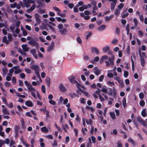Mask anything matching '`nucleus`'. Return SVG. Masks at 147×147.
Returning a JSON list of instances; mask_svg holds the SVG:
<instances>
[{"mask_svg": "<svg viewBox=\"0 0 147 147\" xmlns=\"http://www.w3.org/2000/svg\"><path fill=\"white\" fill-rule=\"evenodd\" d=\"M106 28V26L105 25H102L98 28V29L99 31H101L105 30Z\"/></svg>", "mask_w": 147, "mask_h": 147, "instance_id": "nucleus-17", "label": "nucleus"}, {"mask_svg": "<svg viewBox=\"0 0 147 147\" xmlns=\"http://www.w3.org/2000/svg\"><path fill=\"white\" fill-rule=\"evenodd\" d=\"M49 102L51 104L53 105H55L56 104V102L52 100H50L49 101Z\"/></svg>", "mask_w": 147, "mask_h": 147, "instance_id": "nucleus-47", "label": "nucleus"}, {"mask_svg": "<svg viewBox=\"0 0 147 147\" xmlns=\"http://www.w3.org/2000/svg\"><path fill=\"white\" fill-rule=\"evenodd\" d=\"M24 4L25 7H28L30 6V5L29 4V3H28L26 0H24Z\"/></svg>", "mask_w": 147, "mask_h": 147, "instance_id": "nucleus-35", "label": "nucleus"}, {"mask_svg": "<svg viewBox=\"0 0 147 147\" xmlns=\"http://www.w3.org/2000/svg\"><path fill=\"white\" fill-rule=\"evenodd\" d=\"M59 88L60 91L63 92H65L67 90L65 87L62 83L60 84Z\"/></svg>", "mask_w": 147, "mask_h": 147, "instance_id": "nucleus-8", "label": "nucleus"}, {"mask_svg": "<svg viewBox=\"0 0 147 147\" xmlns=\"http://www.w3.org/2000/svg\"><path fill=\"white\" fill-rule=\"evenodd\" d=\"M114 55H112L111 56V57H109L108 58V60L110 62L111 65L112 67H113L114 65Z\"/></svg>", "mask_w": 147, "mask_h": 147, "instance_id": "nucleus-6", "label": "nucleus"}, {"mask_svg": "<svg viewBox=\"0 0 147 147\" xmlns=\"http://www.w3.org/2000/svg\"><path fill=\"white\" fill-rule=\"evenodd\" d=\"M104 78V76L103 75L100 76L99 79V81L100 82H102L103 81V79Z\"/></svg>", "mask_w": 147, "mask_h": 147, "instance_id": "nucleus-55", "label": "nucleus"}, {"mask_svg": "<svg viewBox=\"0 0 147 147\" xmlns=\"http://www.w3.org/2000/svg\"><path fill=\"white\" fill-rule=\"evenodd\" d=\"M131 63H132V70L133 71H134V61L133 60V58H132V57L131 58Z\"/></svg>", "mask_w": 147, "mask_h": 147, "instance_id": "nucleus-32", "label": "nucleus"}, {"mask_svg": "<svg viewBox=\"0 0 147 147\" xmlns=\"http://www.w3.org/2000/svg\"><path fill=\"white\" fill-rule=\"evenodd\" d=\"M30 52L32 55L36 59L38 58V57L37 54L36 53L35 50L33 49L30 50Z\"/></svg>", "mask_w": 147, "mask_h": 147, "instance_id": "nucleus-12", "label": "nucleus"}, {"mask_svg": "<svg viewBox=\"0 0 147 147\" xmlns=\"http://www.w3.org/2000/svg\"><path fill=\"white\" fill-rule=\"evenodd\" d=\"M5 143L4 141L3 140H0V147H2Z\"/></svg>", "mask_w": 147, "mask_h": 147, "instance_id": "nucleus-52", "label": "nucleus"}, {"mask_svg": "<svg viewBox=\"0 0 147 147\" xmlns=\"http://www.w3.org/2000/svg\"><path fill=\"white\" fill-rule=\"evenodd\" d=\"M101 92V90L100 89H99V88H97V90H96V93L98 94V95H100V93Z\"/></svg>", "mask_w": 147, "mask_h": 147, "instance_id": "nucleus-61", "label": "nucleus"}, {"mask_svg": "<svg viewBox=\"0 0 147 147\" xmlns=\"http://www.w3.org/2000/svg\"><path fill=\"white\" fill-rule=\"evenodd\" d=\"M7 37L9 41H11L13 40V38L12 37V35L10 33H8L7 35Z\"/></svg>", "mask_w": 147, "mask_h": 147, "instance_id": "nucleus-26", "label": "nucleus"}, {"mask_svg": "<svg viewBox=\"0 0 147 147\" xmlns=\"http://www.w3.org/2000/svg\"><path fill=\"white\" fill-rule=\"evenodd\" d=\"M110 47L109 46H107L102 48V51L103 52L106 53L107 52V51H109V49Z\"/></svg>", "mask_w": 147, "mask_h": 147, "instance_id": "nucleus-20", "label": "nucleus"}, {"mask_svg": "<svg viewBox=\"0 0 147 147\" xmlns=\"http://www.w3.org/2000/svg\"><path fill=\"white\" fill-rule=\"evenodd\" d=\"M76 86L79 89V90H80V89H81L80 88L81 84H80L77 81V82L76 84Z\"/></svg>", "mask_w": 147, "mask_h": 147, "instance_id": "nucleus-56", "label": "nucleus"}, {"mask_svg": "<svg viewBox=\"0 0 147 147\" xmlns=\"http://www.w3.org/2000/svg\"><path fill=\"white\" fill-rule=\"evenodd\" d=\"M21 71V69H20L17 70H15L14 73L15 74H18L20 73Z\"/></svg>", "mask_w": 147, "mask_h": 147, "instance_id": "nucleus-62", "label": "nucleus"}, {"mask_svg": "<svg viewBox=\"0 0 147 147\" xmlns=\"http://www.w3.org/2000/svg\"><path fill=\"white\" fill-rule=\"evenodd\" d=\"M120 13V10L116 9V11L115 12V14L117 16H118Z\"/></svg>", "mask_w": 147, "mask_h": 147, "instance_id": "nucleus-38", "label": "nucleus"}, {"mask_svg": "<svg viewBox=\"0 0 147 147\" xmlns=\"http://www.w3.org/2000/svg\"><path fill=\"white\" fill-rule=\"evenodd\" d=\"M41 90L42 92L44 93L46 92V88L45 86L44 85H42L41 87Z\"/></svg>", "mask_w": 147, "mask_h": 147, "instance_id": "nucleus-36", "label": "nucleus"}, {"mask_svg": "<svg viewBox=\"0 0 147 147\" xmlns=\"http://www.w3.org/2000/svg\"><path fill=\"white\" fill-rule=\"evenodd\" d=\"M28 43L33 46H35L37 48L38 47V43L35 41L33 39H32L28 42Z\"/></svg>", "mask_w": 147, "mask_h": 147, "instance_id": "nucleus-4", "label": "nucleus"}, {"mask_svg": "<svg viewBox=\"0 0 147 147\" xmlns=\"http://www.w3.org/2000/svg\"><path fill=\"white\" fill-rule=\"evenodd\" d=\"M80 91L82 93L84 94L85 96H86L87 97H89L88 94V93L87 92H86V91H85L84 90H82V89H80Z\"/></svg>", "mask_w": 147, "mask_h": 147, "instance_id": "nucleus-28", "label": "nucleus"}, {"mask_svg": "<svg viewBox=\"0 0 147 147\" xmlns=\"http://www.w3.org/2000/svg\"><path fill=\"white\" fill-rule=\"evenodd\" d=\"M7 105L10 108H12L13 107V103L11 102H9L8 105L7 104Z\"/></svg>", "mask_w": 147, "mask_h": 147, "instance_id": "nucleus-58", "label": "nucleus"}, {"mask_svg": "<svg viewBox=\"0 0 147 147\" xmlns=\"http://www.w3.org/2000/svg\"><path fill=\"white\" fill-rule=\"evenodd\" d=\"M107 83L109 84L111 86H114L115 85L114 83L113 82H111L110 81H109L107 82Z\"/></svg>", "mask_w": 147, "mask_h": 147, "instance_id": "nucleus-50", "label": "nucleus"}, {"mask_svg": "<svg viewBox=\"0 0 147 147\" xmlns=\"http://www.w3.org/2000/svg\"><path fill=\"white\" fill-rule=\"evenodd\" d=\"M36 7V5L35 4H34L32 5V6L30 7V9L31 11H33L34 10Z\"/></svg>", "mask_w": 147, "mask_h": 147, "instance_id": "nucleus-45", "label": "nucleus"}, {"mask_svg": "<svg viewBox=\"0 0 147 147\" xmlns=\"http://www.w3.org/2000/svg\"><path fill=\"white\" fill-rule=\"evenodd\" d=\"M91 50L92 53L95 52L97 55H98L99 53V51L96 47H92L91 48Z\"/></svg>", "mask_w": 147, "mask_h": 147, "instance_id": "nucleus-9", "label": "nucleus"}, {"mask_svg": "<svg viewBox=\"0 0 147 147\" xmlns=\"http://www.w3.org/2000/svg\"><path fill=\"white\" fill-rule=\"evenodd\" d=\"M87 34L86 36V40H88V38L90 37L92 34V33L91 32H87Z\"/></svg>", "mask_w": 147, "mask_h": 147, "instance_id": "nucleus-27", "label": "nucleus"}, {"mask_svg": "<svg viewBox=\"0 0 147 147\" xmlns=\"http://www.w3.org/2000/svg\"><path fill=\"white\" fill-rule=\"evenodd\" d=\"M139 96L140 99H142L144 98V94L142 92H140L139 94Z\"/></svg>", "mask_w": 147, "mask_h": 147, "instance_id": "nucleus-53", "label": "nucleus"}, {"mask_svg": "<svg viewBox=\"0 0 147 147\" xmlns=\"http://www.w3.org/2000/svg\"><path fill=\"white\" fill-rule=\"evenodd\" d=\"M118 41V40L116 38H114L112 41V44H116Z\"/></svg>", "mask_w": 147, "mask_h": 147, "instance_id": "nucleus-54", "label": "nucleus"}, {"mask_svg": "<svg viewBox=\"0 0 147 147\" xmlns=\"http://www.w3.org/2000/svg\"><path fill=\"white\" fill-rule=\"evenodd\" d=\"M38 12L40 13H46V10L43 9L41 8H39L38 10Z\"/></svg>", "mask_w": 147, "mask_h": 147, "instance_id": "nucleus-25", "label": "nucleus"}, {"mask_svg": "<svg viewBox=\"0 0 147 147\" xmlns=\"http://www.w3.org/2000/svg\"><path fill=\"white\" fill-rule=\"evenodd\" d=\"M63 25L61 24H59L58 26V28L59 29V32L62 34H65L67 32V29L65 28H63Z\"/></svg>", "mask_w": 147, "mask_h": 147, "instance_id": "nucleus-2", "label": "nucleus"}, {"mask_svg": "<svg viewBox=\"0 0 147 147\" xmlns=\"http://www.w3.org/2000/svg\"><path fill=\"white\" fill-rule=\"evenodd\" d=\"M141 115L143 117H145L146 116V111L145 109H143L141 112Z\"/></svg>", "mask_w": 147, "mask_h": 147, "instance_id": "nucleus-22", "label": "nucleus"}, {"mask_svg": "<svg viewBox=\"0 0 147 147\" xmlns=\"http://www.w3.org/2000/svg\"><path fill=\"white\" fill-rule=\"evenodd\" d=\"M26 105L28 107H31L33 106L32 102L30 100H27L25 102Z\"/></svg>", "mask_w": 147, "mask_h": 147, "instance_id": "nucleus-16", "label": "nucleus"}, {"mask_svg": "<svg viewBox=\"0 0 147 147\" xmlns=\"http://www.w3.org/2000/svg\"><path fill=\"white\" fill-rule=\"evenodd\" d=\"M129 24L127 25L126 26V30L127 31V35H128L129 34Z\"/></svg>", "mask_w": 147, "mask_h": 147, "instance_id": "nucleus-30", "label": "nucleus"}, {"mask_svg": "<svg viewBox=\"0 0 147 147\" xmlns=\"http://www.w3.org/2000/svg\"><path fill=\"white\" fill-rule=\"evenodd\" d=\"M53 8L56 11H57L59 12H61L59 8L56 7L54 6L53 7Z\"/></svg>", "mask_w": 147, "mask_h": 147, "instance_id": "nucleus-57", "label": "nucleus"}, {"mask_svg": "<svg viewBox=\"0 0 147 147\" xmlns=\"http://www.w3.org/2000/svg\"><path fill=\"white\" fill-rule=\"evenodd\" d=\"M127 141L128 142L131 143L133 145H135L136 144V143L135 141L133 139H129Z\"/></svg>", "mask_w": 147, "mask_h": 147, "instance_id": "nucleus-23", "label": "nucleus"}, {"mask_svg": "<svg viewBox=\"0 0 147 147\" xmlns=\"http://www.w3.org/2000/svg\"><path fill=\"white\" fill-rule=\"evenodd\" d=\"M52 146H57V141L56 140H55L54 141L53 143L52 144Z\"/></svg>", "mask_w": 147, "mask_h": 147, "instance_id": "nucleus-59", "label": "nucleus"}, {"mask_svg": "<svg viewBox=\"0 0 147 147\" xmlns=\"http://www.w3.org/2000/svg\"><path fill=\"white\" fill-rule=\"evenodd\" d=\"M20 23L21 22L20 21H18L16 22V26L17 28H18L19 27Z\"/></svg>", "mask_w": 147, "mask_h": 147, "instance_id": "nucleus-43", "label": "nucleus"}, {"mask_svg": "<svg viewBox=\"0 0 147 147\" xmlns=\"http://www.w3.org/2000/svg\"><path fill=\"white\" fill-rule=\"evenodd\" d=\"M129 75L128 72L127 71H125L124 73L123 76L125 78H127Z\"/></svg>", "mask_w": 147, "mask_h": 147, "instance_id": "nucleus-46", "label": "nucleus"}, {"mask_svg": "<svg viewBox=\"0 0 147 147\" xmlns=\"http://www.w3.org/2000/svg\"><path fill=\"white\" fill-rule=\"evenodd\" d=\"M92 140V142L95 144L96 142V138L94 136H92L91 137Z\"/></svg>", "mask_w": 147, "mask_h": 147, "instance_id": "nucleus-51", "label": "nucleus"}, {"mask_svg": "<svg viewBox=\"0 0 147 147\" xmlns=\"http://www.w3.org/2000/svg\"><path fill=\"white\" fill-rule=\"evenodd\" d=\"M25 70L27 74H30L31 72V70L29 68H26L25 69Z\"/></svg>", "mask_w": 147, "mask_h": 147, "instance_id": "nucleus-49", "label": "nucleus"}, {"mask_svg": "<svg viewBox=\"0 0 147 147\" xmlns=\"http://www.w3.org/2000/svg\"><path fill=\"white\" fill-rule=\"evenodd\" d=\"M124 7V4L123 3H121L118 5V8L119 9H122Z\"/></svg>", "mask_w": 147, "mask_h": 147, "instance_id": "nucleus-40", "label": "nucleus"}, {"mask_svg": "<svg viewBox=\"0 0 147 147\" xmlns=\"http://www.w3.org/2000/svg\"><path fill=\"white\" fill-rule=\"evenodd\" d=\"M26 115L29 117H32V115L30 113V112H27L26 113Z\"/></svg>", "mask_w": 147, "mask_h": 147, "instance_id": "nucleus-60", "label": "nucleus"}, {"mask_svg": "<svg viewBox=\"0 0 147 147\" xmlns=\"http://www.w3.org/2000/svg\"><path fill=\"white\" fill-rule=\"evenodd\" d=\"M122 102H123V107H125L126 105V100L125 98H124L123 100L122 101Z\"/></svg>", "mask_w": 147, "mask_h": 147, "instance_id": "nucleus-41", "label": "nucleus"}, {"mask_svg": "<svg viewBox=\"0 0 147 147\" xmlns=\"http://www.w3.org/2000/svg\"><path fill=\"white\" fill-rule=\"evenodd\" d=\"M110 115L113 119H114L115 118V115L114 112H110Z\"/></svg>", "mask_w": 147, "mask_h": 147, "instance_id": "nucleus-33", "label": "nucleus"}, {"mask_svg": "<svg viewBox=\"0 0 147 147\" xmlns=\"http://www.w3.org/2000/svg\"><path fill=\"white\" fill-rule=\"evenodd\" d=\"M35 17L36 22L38 24L40 23L41 21L40 18V16L37 13L35 14Z\"/></svg>", "mask_w": 147, "mask_h": 147, "instance_id": "nucleus-10", "label": "nucleus"}, {"mask_svg": "<svg viewBox=\"0 0 147 147\" xmlns=\"http://www.w3.org/2000/svg\"><path fill=\"white\" fill-rule=\"evenodd\" d=\"M22 47L24 52H27L28 51V49L27 47V46L26 44L22 45Z\"/></svg>", "mask_w": 147, "mask_h": 147, "instance_id": "nucleus-13", "label": "nucleus"}, {"mask_svg": "<svg viewBox=\"0 0 147 147\" xmlns=\"http://www.w3.org/2000/svg\"><path fill=\"white\" fill-rule=\"evenodd\" d=\"M3 74L4 75H5L8 71L7 68L5 67L4 66L2 69Z\"/></svg>", "mask_w": 147, "mask_h": 147, "instance_id": "nucleus-18", "label": "nucleus"}, {"mask_svg": "<svg viewBox=\"0 0 147 147\" xmlns=\"http://www.w3.org/2000/svg\"><path fill=\"white\" fill-rule=\"evenodd\" d=\"M86 121L87 125L91 124L92 123V121L90 119H89L88 120L87 119H86Z\"/></svg>", "mask_w": 147, "mask_h": 147, "instance_id": "nucleus-48", "label": "nucleus"}, {"mask_svg": "<svg viewBox=\"0 0 147 147\" xmlns=\"http://www.w3.org/2000/svg\"><path fill=\"white\" fill-rule=\"evenodd\" d=\"M137 120L138 122L140 123L144 127H146L147 126L146 123L140 116L137 117Z\"/></svg>", "mask_w": 147, "mask_h": 147, "instance_id": "nucleus-3", "label": "nucleus"}, {"mask_svg": "<svg viewBox=\"0 0 147 147\" xmlns=\"http://www.w3.org/2000/svg\"><path fill=\"white\" fill-rule=\"evenodd\" d=\"M41 131L43 133H47L49 131L48 129L46 127H42L41 129Z\"/></svg>", "mask_w": 147, "mask_h": 147, "instance_id": "nucleus-19", "label": "nucleus"}, {"mask_svg": "<svg viewBox=\"0 0 147 147\" xmlns=\"http://www.w3.org/2000/svg\"><path fill=\"white\" fill-rule=\"evenodd\" d=\"M54 42L52 41L51 45L48 47L47 51L48 52H50L52 51L54 48Z\"/></svg>", "mask_w": 147, "mask_h": 147, "instance_id": "nucleus-7", "label": "nucleus"}, {"mask_svg": "<svg viewBox=\"0 0 147 147\" xmlns=\"http://www.w3.org/2000/svg\"><path fill=\"white\" fill-rule=\"evenodd\" d=\"M12 82L13 84H16V79L15 77L13 76L12 78Z\"/></svg>", "mask_w": 147, "mask_h": 147, "instance_id": "nucleus-37", "label": "nucleus"}, {"mask_svg": "<svg viewBox=\"0 0 147 147\" xmlns=\"http://www.w3.org/2000/svg\"><path fill=\"white\" fill-rule=\"evenodd\" d=\"M30 68L32 69L35 70V71H36L38 70L39 67L38 65H32Z\"/></svg>", "mask_w": 147, "mask_h": 147, "instance_id": "nucleus-15", "label": "nucleus"}, {"mask_svg": "<svg viewBox=\"0 0 147 147\" xmlns=\"http://www.w3.org/2000/svg\"><path fill=\"white\" fill-rule=\"evenodd\" d=\"M117 3V1H115L113 2H112L111 3V9L112 10H113L115 6V5Z\"/></svg>", "mask_w": 147, "mask_h": 147, "instance_id": "nucleus-11", "label": "nucleus"}, {"mask_svg": "<svg viewBox=\"0 0 147 147\" xmlns=\"http://www.w3.org/2000/svg\"><path fill=\"white\" fill-rule=\"evenodd\" d=\"M2 41L3 42L5 43L7 45L9 44V42L8 40H7V37L5 36L3 37Z\"/></svg>", "mask_w": 147, "mask_h": 147, "instance_id": "nucleus-14", "label": "nucleus"}, {"mask_svg": "<svg viewBox=\"0 0 147 147\" xmlns=\"http://www.w3.org/2000/svg\"><path fill=\"white\" fill-rule=\"evenodd\" d=\"M76 40L78 42L79 44H81L82 41L81 39L79 36H78L76 38Z\"/></svg>", "mask_w": 147, "mask_h": 147, "instance_id": "nucleus-44", "label": "nucleus"}, {"mask_svg": "<svg viewBox=\"0 0 147 147\" xmlns=\"http://www.w3.org/2000/svg\"><path fill=\"white\" fill-rule=\"evenodd\" d=\"M2 112L4 114L8 115H9V113L5 108L3 109Z\"/></svg>", "mask_w": 147, "mask_h": 147, "instance_id": "nucleus-21", "label": "nucleus"}, {"mask_svg": "<svg viewBox=\"0 0 147 147\" xmlns=\"http://www.w3.org/2000/svg\"><path fill=\"white\" fill-rule=\"evenodd\" d=\"M113 14H112L110 15L109 17L108 16H106L105 17V20L106 21H109L110 20L111 18H113Z\"/></svg>", "mask_w": 147, "mask_h": 147, "instance_id": "nucleus-24", "label": "nucleus"}, {"mask_svg": "<svg viewBox=\"0 0 147 147\" xmlns=\"http://www.w3.org/2000/svg\"><path fill=\"white\" fill-rule=\"evenodd\" d=\"M17 6V3L16 2L14 3L13 4H11L10 7L11 8H13L16 7Z\"/></svg>", "mask_w": 147, "mask_h": 147, "instance_id": "nucleus-34", "label": "nucleus"}, {"mask_svg": "<svg viewBox=\"0 0 147 147\" xmlns=\"http://www.w3.org/2000/svg\"><path fill=\"white\" fill-rule=\"evenodd\" d=\"M15 132H18L19 127L18 125H16L14 127Z\"/></svg>", "mask_w": 147, "mask_h": 147, "instance_id": "nucleus-63", "label": "nucleus"}, {"mask_svg": "<svg viewBox=\"0 0 147 147\" xmlns=\"http://www.w3.org/2000/svg\"><path fill=\"white\" fill-rule=\"evenodd\" d=\"M94 73L96 76H98L100 74L101 71L99 69H97L94 71Z\"/></svg>", "mask_w": 147, "mask_h": 147, "instance_id": "nucleus-31", "label": "nucleus"}, {"mask_svg": "<svg viewBox=\"0 0 147 147\" xmlns=\"http://www.w3.org/2000/svg\"><path fill=\"white\" fill-rule=\"evenodd\" d=\"M140 105L141 106L143 107L145 104V102L144 100H141L140 102Z\"/></svg>", "mask_w": 147, "mask_h": 147, "instance_id": "nucleus-39", "label": "nucleus"}, {"mask_svg": "<svg viewBox=\"0 0 147 147\" xmlns=\"http://www.w3.org/2000/svg\"><path fill=\"white\" fill-rule=\"evenodd\" d=\"M69 136H67L66 137L65 140V144H67V143L69 141Z\"/></svg>", "mask_w": 147, "mask_h": 147, "instance_id": "nucleus-64", "label": "nucleus"}, {"mask_svg": "<svg viewBox=\"0 0 147 147\" xmlns=\"http://www.w3.org/2000/svg\"><path fill=\"white\" fill-rule=\"evenodd\" d=\"M24 83L27 86L28 91H36V89L33 87L30 84L28 83L27 81H25L24 82Z\"/></svg>", "mask_w": 147, "mask_h": 147, "instance_id": "nucleus-1", "label": "nucleus"}, {"mask_svg": "<svg viewBox=\"0 0 147 147\" xmlns=\"http://www.w3.org/2000/svg\"><path fill=\"white\" fill-rule=\"evenodd\" d=\"M21 124L22 128L24 129H25L26 128V126L25 122L24 120H22L21 121Z\"/></svg>", "mask_w": 147, "mask_h": 147, "instance_id": "nucleus-29", "label": "nucleus"}, {"mask_svg": "<svg viewBox=\"0 0 147 147\" xmlns=\"http://www.w3.org/2000/svg\"><path fill=\"white\" fill-rule=\"evenodd\" d=\"M76 79V77L72 75L68 78V80L71 83L76 84L77 82Z\"/></svg>", "mask_w": 147, "mask_h": 147, "instance_id": "nucleus-5", "label": "nucleus"}, {"mask_svg": "<svg viewBox=\"0 0 147 147\" xmlns=\"http://www.w3.org/2000/svg\"><path fill=\"white\" fill-rule=\"evenodd\" d=\"M113 97L115 98L116 96V94H117V91L115 89V88H113Z\"/></svg>", "mask_w": 147, "mask_h": 147, "instance_id": "nucleus-42", "label": "nucleus"}]
</instances>
